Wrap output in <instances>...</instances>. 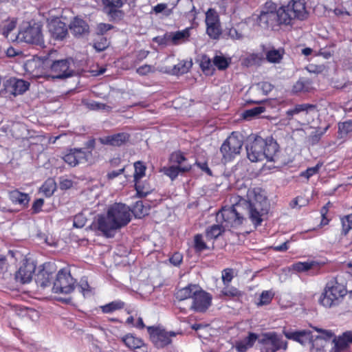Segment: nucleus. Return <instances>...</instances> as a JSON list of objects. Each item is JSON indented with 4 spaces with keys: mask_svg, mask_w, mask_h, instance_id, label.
Segmentation results:
<instances>
[{
    "mask_svg": "<svg viewBox=\"0 0 352 352\" xmlns=\"http://www.w3.org/2000/svg\"><path fill=\"white\" fill-rule=\"evenodd\" d=\"M186 160L187 158L181 151L173 152L169 157V161L172 163L177 164V166H182V163Z\"/></svg>",
    "mask_w": 352,
    "mask_h": 352,
    "instance_id": "de8ad7c7",
    "label": "nucleus"
},
{
    "mask_svg": "<svg viewBox=\"0 0 352 352\" xmlns=\"http://www.w3.org/2000/svg\"><path fill=\"white\" fill-rule=\"evenodd\" d=\"M130 138V134L122 132L101 138H100V141L104 145L121 146L127 143L129 141Z\"/></svg>",
    "mask_w": 352,
    "mask_h": 352,
    "instance_id": "4be33fe9",
    "label": "nucleus"
},
{
    "mask_svg": "<svg viewBox=\"0 0 352 352\" xmlns=\"http://www.w3.org/2000/svg\"><path fill=\"white\" fill-rule=\"evenodd\" d=\"M44 204L43 199H36L32 206V212L34 214H37L42 210V207Z\"/></svg>",
    "mask_w": 352,
    "mask_h": 352,
    "instance_id": "69168bd1",
    "label": "nucleus"
},
{
    "mask_svg": "<svg viewBox=\"0 0 352 352\" xmlns=\"http://www.w3.org/2000/svg\"><path fill=\"white\" fill-rule=\"evenodd\" d=\"M213 65L219 70H224L227 69L230 65V59L226 58L223 56L216 55L213 58Z\"/></svg>",
    "mask_w": 352,
    "mask_h": 352,
    "instance_id": "a19ab883",
    "label": "nucleus"
},
{
    "mask_svg": "<svg viewBox=\"0 0 352 352\" xmlns=\"http://www.w3.org/2000/svg\"><path fill=\"white\" fill-rule=\"evenodd\" d=\"M265 141V160L280 164L279 145L277 142L272 137H267Z\"/></svg>",
    "mask_w": 352,
    "mask_h": 352,
    "instance_id": "6ab92c4d",
    "label": "nucleus"
},
{
    "mask_svg": "<svg viewBox=\"0 0 352 352\" xmlns=\"http://www.w3.org/2000/svg\"><path fill=\"white\" fill-rule=\"evenodd\" d=\"M226 228L223 224L212 225L206 230V237L207 240H214L217 239L223 232Z\"/></svg>",
    "mask_w": 352,
    "mask_h": 352,
    "instance_id": "c756f323",
    "label": "nucleus"
},
{
    "mask_svg": "<svg viewBox=\"0 0 352 352\" xmlns=\"http://www.w3.org/2000/svg\"><path fill=\"white\" fill-rule=\"evenodd\" d=\"M191 168L190 164H184L183 166H164L161 169V171L173 181L178 177L179 173L189 172Z\"/></svg>",
    "mask_w": 352,
    "mask_h": 352,
    "instance_id": "a878e982",
    "label": "nucleus"
},
{
    "mask_svg": "<svg viewBox=\"0 0 352 352\" xmlns=\"http://www.w3.org/2000/svg\"><path fill=\"white\" fill-rule=\"evenodd\" d=\"M174 69L178 74H184L188 72V68L186 66L185 63H179L175 66Z\"/></svg>",
    "mask_w": 352,
    "mask_h": 352,
    "instance_id": "774afa93",
    "label": "nucleus"
},
{
    "mask_svg": "<svg viewBox=\"0 0 352 352\" xmlns=\"http://www.w3.org/2000/svg\"><path fill=\"white\" fill-rule=\"evenodd\" d=\"M109 41L104 36H97L94 40L93 47L97 52H102L109 46Z\"/></svg>",
    "mask_w": 352,
    "mask_h": 352,
    "instance_id": "c9c22d12",
    "label": "nucleus"
},
{
    "mask_svg": "<svg viewBox=\"0 0 352 352\" xmlns=\"http://www.w3.org/2000/svg\"><path fill=\"white\" fill-rule=\"evenodd\" d=\"M122 342L124 344L131 350L140 349L144 344L143 341L133 336L132 334H127L122 338Z\"/></svg>",
    "mask_w": 352,
    "mask_h": 352,
    "instance_id": "7c9ffc66",
    "label": "nucleus"
},
{
    "mask_svg": "<svg viewBox=\"0 0 352 352\" xmlns=\"http://www.w3.org/2000/svg\"><path fill=\"white\" fill-rule=\"evenodd\" d=\"M69 29L72 34L79 36L88 32L89 25L84 20L75 18L69 25Z\"/></svg>",
    "mask_w": 352,
    "mask_h": 352,
    "instance_id": "bb28decb",
    "label": "nucleus"
},
{
    "mask_svg": "<svg viewBox=\"0 0 352 352\" xmlns=\"http://www.w3.org/2000/svg\"><path fill=\"white\" fill-rule=\"evenodd\" d=\"M221 294L223 296H228V297H241L242 296V293L237 288L230 286L229 285H225V287L221 290Z\"/></svg>",
    "mask_w": 352,
    "mask_h": 352,
    "instance_id": "a18cd8bd",
    "label": "nucleus"
},
{
    "mask_svg": "<svg viewBox=\"0 0 352 352\" xmlns=\"http://www.w3.org/2000/svg\"><path fill=\"white\" fill-rule=\"evenodd\" d=\"M34 266L28 263H23L16 272L15 278L23 284L28 283L32 278Z\"/></svg>",
    "mask_w": 352,
    "mask_h": 352,
    "instance_id": "393cba45",
    "label": "nucleus"
},
{
    "mask_svg": "<svg viewBox=\"0 0 352 352\" xmlns=\"http://www.w3.org/2000/svg\"><path fill=\"white\" fill-rule=\"evenodd\" d=\"M135 173H134V182L140 181L145 175L146 167L144 162L138 161L134 163Z\"/></svg>",
    "mask_w": 352,
    "mask_h": 352,
    "instance_id": "58836bf2",
    "label": "nucleus"
},
{
    "mask_svg": "<svg viewBox=\"0 0 352 352\" xmlns=\"http://www.w3.org/2000/svg\"><path fill=\"white\" fill-rule=\"evenodd\" d=\"M212 62L207 56H204L201 58L200 66L204 72L210 71L212 67Z\"/></svg>",
    "mask_w": 352,
    "mask_h": 352,
    "instance_id": "e2e57ef3",
    "label": "nucleus"
},
{
    "mask_svg": "<svg viewBox=\"0 0 352 352\" xmlns=\"http://www.w3.org/2000/svg\"><path fill=\"white\" fill-rule=\"evenodd\" d=\"M16 26V19H12L11 20H6L3 21L2 26V34L3 36L8 39L10 33L15 29Z\"/></svg>",
    "mask_w": 352,
    "mask_h": 352,
    "instance_id": "4c0bfd02",
    "label": "nucleus"
},
{
    "mask_svg": "<svg viewBox=\"0 0 352 352\" xmlns=\"http://www.w3.org/2000/svg\"><path fill=\"white\" fill-rule=\"evenodd\" d=\"M131 212L136 217L141 218L147 214V208L144 206L142 201H138L133 205Z\"/></svg>",
    "mask_w": 352,
    "mask_h": 352,
    "instance_id": "37998d69",
    "label": "nucleus"
},
{
    "mask_svg": "<svg viewBox=\"0 0 352 352\" xmlns=\"http://www.w3.org/2000/svg\"><path fill=\"white\" fill-rule=\"evenodd\" d=\"M113 26L109 23H100L97 25L96 34L97 36H104L109 30L113 29Z\"/></svg>",
    "mask_w": 352,
    "mask_h": 352,
    "instance_id": "5fc2aeb1",
    "label": "nucleus"
},
{
    "mask_svg": "<svg viewBox=\"0 0 352 352\" xmlns=\"http://www.w3.org/2000/svg\"><path fill=\"white\" fill-rule=\"evenodd\" d=\"M314 265V262H297L292 265V268L298 272H307Z\"/></svg>",
    "mask_w": 352,
    "mask_h": 352,
    "instance_id": "8fccbe9b",
    "label": "nucleus"
},
{
    "mask_svg": "<svg viewBox=\"0 0 352 352\" xmlns=\"http://www.w3.org/2000/svg\"><path fill=\"white\" fill-rule=\"evenodd\" d=\"M243 207L241 202L232 206L223 207L217 214V221L223 224L226 228H238L245 220L242 212Z\"/></svg>",
    "mask_w": 352,
    "mask_h": 352,
    "instance_id": "423d86ee",
    "label": "nucleus"
},
{
    "mask_svg": "<svg viewBox=\"0 0 352 352\" xmlns=\"http://www.w3.org/2000/svg\"><path fill=\"white\" fill-rule=\"evenodd\" d=\"M258 338V336L256 333L253 332H249L248 336L246 338H245L242 341L245 342L247 346L250 349L254 346Z\"/></svg>",
    "mask_w": 352,
    "mask_h": 352,
    "instance_id": "bf43d9fd",
    "label": "nucleus"
},
{
    "mask_svg": "<svg viewBox=\"0 0 352 352\" xmlns=\"http://www.w3.org/2000/svg\"><path fill=\"white\" fill-rule=\"evenodd\" d=\"M76 285V280L72 276L69 267L60 269L56 275L54 282L53 292L56 294L72 293Z\"/></svg>",
    "mask_w": 352,
    "mask_h": 352,
    "instance_id": "6e6552de",
    "label": "nucleus"
},
{
    "mask_svg": "<svg viewBox=\"0 0 352 352\" xmlns=\"http://www.w3.org/2000/svg\"><path fill=\"white\" fill-rule=\"evenodd\" d=\"M108 217L113 221L117 228L126 226L131 221V210L125 204L115 203L107 210Z\"/></svg>",
    "mask_w": 352,
    "mask_h": 352,
    "instance_id": "1a4fd4ad",
    "label": "nucleus"
},
{
    "mask_svg": "<svg viewBox=\"0 0 352 352\" xmlns=\"http://www.w3.org/2000/svg\"><path fill=\"white\" fill-rule=\"evenodd\" d=\"M192 248L197 254H200L204 251L210 250V247L204 241L201 234H197L194 236Z\"/></svg>",
    "mask_w": 352,
    "mask_h": 352,
    "instance_id": "c85d7f7f",
    "label": "nucleus"
},
{
    "mask_svg": "<svg viewBox=\"0 0 352 352\" xmlns=\"http://www.w3.org/2000/svg\"><path fill=\"white\" fill-rule=\"evenodd\" d=\"M212 296L206 291L200 289L193 292L192 302L190 309L195 312L204 313L212 304Z\"/></svg>",
    "mask_w": 352,
    "mask_h": 352,
    "instance_id": "4468645a",
    "label": "nucleus"
},
{
    "mask_svg": "<svg viewBox=\"0 0 352 352\" xmlns=\"http://www.w3.org/2000/svg\"><path fill=\"white\" fill-rule=\"evenodd\" d=\"M352 132V120L338 123V135L343 138Z\"/></svg>",
    "mask_w": 352,
    "mask_h": 352,
    "instance_id": "ea45409f",
    "label": "nucleus"
},
{
    "mask_svg": "<svg viewBox=\"0 0 352 352\" xmlns=\"http://www.w3.org/2000/svg\"><path fill=\"white\" fill-rule=\"evenodd\" d=\"M58 52L50 51L45 57L46 64L50 65V69L53 79H64L73 75V70L70 69V65L72 62V58L65 59H57Z\"/></svg>",
    "mask_w": 352,
    "mask_h": 352,
    "instance_id": "39448f33",
    "label": "nucleus"
},
{
    "mask_svg": "<svg viewBox=\"0 0 352 352\" xmlns=\"http://www.w3.org/2000/svg\"><path fill=\"white\" fill-rule=\"evenodd\" d=\"M306 334L307 332L305 331L284 332V335L287 339L292 340L300 344L304 342L302 338L305 337Z\"/></svg>",
    "mask_w": 352,
    "mask_h": 352,
    "instance_id": "79ce46f5",
    "label": "nucleus"
},
{
    "mask_svg": "<svg viewBox=\"0 0 352 352\" xmlns=\"http://www.w3.org/2000/svg\"><path fill=\"white\" fill-rule=\"evenodd\" d=\"M96 148V140L91 138L85 143L84 148H73L67 150L63 156V161L71 167L79 164L88 162L93 157V151Z\"/></svg>",
    "mask_w": 352,
    "mask_h": 352,
    "instance_id": "20e7f679",
    "label": "nucleus"
},
{
    "mask_svg": "<svg viewBox=\"0 0 352 352\" xmlns=\"http://www.w3.org/2000/svg\"><path fill=\"white\" fill-rule=\"evenodd\" d=\"M124 305L125 303L123 301L117 300L101 306L100 309L104 314H111L113 311L123 309Z\"/></svg>",
    "mask_w": 352,
    "mask_h": 352,
    "instance_id": "72a5a7b5",
    "label": "nucleus"
},
{
    "mask_svg": "<svg viewBox=\"0 0 352 352\" xmlns=\"http://www.w3.org/2000/svg\"><path fill=\"white\" fill-rule=\"evenodd\" d=\"M102 3L108 15L113 19H120L124 12L119 10L123 6L122 0H102Z\"/></svg>",
    "mask_w": 352,
    "mask_h": 352,
    "instance_id": "5701e85b",
    "label": "nucleus"
},
{
    "mask_svg": "<svg viewBox=\"0 0 352 352\" xmlns=\"http://www.w3.org/2000/svg\"><path fill=\"white\" fill-rule=\"evenodd\" d=\"M56 189V182L53 179L49 178L45 181L40 188L41 192L43 193L45 197H51Z\"/></svg>",
    "mask_w": 352,
    "mask_h": 352,
    "instance_id": "f704fd0d",
    "label": "nucleus"
},
{
    "mask_svg": "<svg viewBox=\"0 0 352 352\" xmlns=\"http://www.w3.org/2000/svg\"><path fill=\"white\" fill-rule=\"evenodd\" d=\"M16 38L27 43L35 45L43 43L41 28L38 26L29 25L26 28L20 30Z\"/></svg>",
    "mask_w": 352,
    "mask_h": 352,
    "instance_id": "2eb2a0df",
    "label": "nucleus"
},
{
    "mask_svg": "<svg viewBox=\"0 0 352 352\" xmlns=\"http://www.w3.org/2000/svg\"><path fill=\"white\" fill-rule=\"evenodd\" d=\"M282 58L283 53L278 50H271L266 54V59L270 63H279Z\"/></svg>",
    "mask_w": 352,
    "mask_h": 352,
    "instance_id": "49530a36",
    "label": "nucleus"
},
{
    "mask_svg": "<svg viewBox=\"0 0 352 352\" xmlns=\"http://www.w3.org/2000/svg\"><path fill=\"white\" fill-rule=\"evenodd\" d=\"M249 219L255 228L261 226L263 217L268 214L270 204L264 190L259 187L249 188L246 194Z\"/></svg>",
    "mask_w": 352,
    "mask_h": 352,
    "instance_id": "f03ea898",
    "label": "nucleus"
},
{
    "mask_svg": "<svg viewBox=\"0 0 352 352\" xmlns=\"http://www.w3.org/2000/svg\"><path fill=\"white\" fill-rule=\"evenodd\" d=\"M48 29L52 38L55 41H63L68 35V29L65 23L59 18H55L50 21Z\"/></svg>",
    "mask_w": 352,
    "mask_h": 352,
    "instance_id": "f3484780",
    "label": "nucleus"
},
{
    "mask_svg": "<svg viewBox=\"0 0 352 352\" xmlns=\"http://www.w3.org/2000/svg\"><path fill=\"white\" fill-rule=\"evenodd\" d=\"M348 343H352V331H346L338 340L340 346H346Z\"/></svg>",
    "mask_w": 352,
    "mask_h": 352,
    "instance_id": "052dcab7",
    "label": "nucleus"
},
{
    "mask_svg": "<svg viewBox=\"0 0 352 352\" xmlns=\"http://www.w3.org/2000/svg\"><path fill=\"white\" fill-rule=\"evenodd\" d=\"M332 206V204L330 201H328L320 210V214L322 216V219L320 221L321 226L328 225L330 219L327 217V214L329 212V208Z\"/></svg>",
    "mask_w": 352,
    "mask_h": 352,
    "instance_id": "603ef678",
    "label": "nucleus"
},
{
    "mask_svg": "<svg viewBox=\"0 0 352 352\" xmlns=\"http://www.w3.org/2000/svg\"><path fill=\"white\" fill-rule=\"evenodd\" d=\"M342 222V234L347 235L351 230H352V213L345 215L341 219Z\"/></svg>",
    "mask_w": 352,
    "mask_h": 352,
    "instance_id": "c03bdc74",
    "label": "nucleus"
},
{
    "mask_svg": "<svg viewBox=\"0 0 352 352\" xmlns=\"http://www.w3.org/2000/svg\"><path fill=\"white\" fill-rule=\"evenodd\" d=\"M54 271V264L50 263H44L43 268L36 274V281L37 285L43 288L49 286L53 278Z\"/></svg>",
    "mask_w": 352,
    "mask_h": 352,
    "instance_id": "aec40b11",
    "label": "nucleus"
},
{
    "mask_svg": "<svg viewBox=\"0 0 352 352\" xmlns=\"http://www.w3.org/2000/svg\"><path fill=\"white\" fill-rule=\"evenodd\" d=\"M97 226L98 230L101 231L107 237L113 236V231L118 229L117 226L113 224V221L108 217V213H107V216L100 215L98 217Z\"/></svg>",
    "mask_w": 352,
    "mask_h": 352,
    "instance_id": "b1692460",
    "label": "nucleus"
},
{
    "mask_svg": "<svg viewBox=\"0 0 352 352\" xmlns=\"http://www.w3.org/2000/svg\"><path fill=\"white\" fill-rule=\"evenodd\" d=\"M196 288L195 285L189 284L188 285L179 289L175 294L176 299L182 301L190 297L192 298L194 289Z\"/></svg>",
    "mask_w": 352,
    "mask_h": 352,
    "instance_id": "2f4dec72",
    "label": "nucleus"
},
{
    "mask_svg": "<svg viewBox=\"0 0 352 352\" xmlns=\"http://www.w3.org/2000/svg\"><path fill=\"white\" fill-rule=\"evenodd\" d=\"M305 0H289L287 5L278 6L272 0H267L262 6L257 18L258 25L263 29L277 31L284 26H292L295 20L307 19Z\"/></svg>",
    "mask_w": 352,
    "mask_h": 352,
    "instance_id": "f257e3e1",
    "label": "nucleus"
},
{
    "mask_svg": "<svg viewBox=\"0 0 352 352\" xmlns=\"http://www.w3.org/2000/svg\"><path fill=\"white\" fill-rule=\"evenodd\" d=\"M316 109L317 106L316 104L309 103L296 104L285 111V119L288 122H290L296 120V116L300 114L306 116L310 112L315 111Z\"/></svg>",
    "mask_w": 352,
    "mask_h": 352,
    "instance_id": "a211bd4d",
    "label": "nucleus"
},
{
    "mask_svg": "<svg viewBox=\"0 0 352 352\" xmlns=\"http://www.w3.org/2000/svg\"><path fill=\"white\" fill-rule=\"evenodd\" d=\"M233 270L231 268H226L222 271V281L225 285H229L233 279Z\"/></svg>",
    "mask_w": 352,
    "mask_h": 352,
    "instance_id": "4d7b16f0",
    "label": "nucleus"
},
{
    "mask_svg": "<svg viewBox=\"0 0 352 352\" xmlns=\"http://www.w3.org/2000/svg\"><path fill=\"white\" fill-rule=\"evenodd\" d=\"M258 342L263 345L265 352H276L280 349L287 348V342H284L276 332L263 334Z\"/></svg>",
    "mask_w": 352,
    "mask_h": 352,
    "instance_id": "f8f14e48",
    "label": "nucleus"
},
{
    "mask_svg": "<svg viewBox=\"0 0 352 352\" xmlns=\"http://www.w3.org/2000/svg\"><path fill=\"white\" fill-rule=\"evenodd\" d=\"M263 60L262 54L252 53L243 59V65L248 67L258 66L261 65Z\"/></svg>",
    "mask_w": 352,
    "mask_h": 352,
    "instance_id": "473e14b6",
    "label": "nucleus"
},
{
    "mask_svg": "<svg viewBox=\"0 0 352 352\" xmlns=\"http://www.w3.org/2000/svg\"><path fill=\"white\" fill-rule=\"evenodd\" d=\"M87 219L82 214H78L74 217L73 226L77 228H81L86 224Z\"/></svg>",
    "mask_w": 352,
    "mask_h": 352,
    "instance_id": "13d9d810",
    "label": "nucleus"
},
{
    "mask_svg": "<svg viewBox=\"0 0 352 352\" xmlns=\"http://www.w3.org/2000/svg\"><path fill=\"white\" fill-rule=\"evenodd\" d=\"M147 329L152 342L157 348H164L170 344L172 338L177 335L174 331H167L160 327H148Z\"/></svg>",
    "mask_w": 352,
    "mask_h": 352,
    "instance_id": "9b49d317",
    "label": "nucleus"
},
{
    "mask_svg": "<svg viewBox=\"0 0 352 352\" xmlns=\"http://www.w3.org/2000/svg\"><path fill=\"white\" fill-rule=\"evenodd\" d=\"M205 23L208 36L213 40L219 39L222 34V28L219 16L214 9L209 8L206 12Z\"/></svg>",
    "mask_w": 352,
    "mask_h": 352,
    "instance_id": "9d476101",
    "label": "nucleus"
},
{
    "mask_svg": "<svg viewBox=\"0 0 352 352\" xmlns=\"http://www.w3.org/2000/svg\"><path fill=\"white\" fill-rule=\"evenodd\" d=\"M305 91H307L305 83L301 80L296 81V83L293 85L292 92L294 94H298Z\"/></svg>",
    "mask_w": 352,
    "mask_h": 352,
    "instance_id": "0e129e2a",
    "label": "nucleus"
},
{
    "mask_svg": "<svg viewBox=\"0 0 352 352\" xmlns=\"http://www.w3.org/2000/svg\"><path fill=\"white\" fill-rule=\"evenodd\" d=\"M8 197L13 204H19L23 206H27L30 201L29 195L21 192L17 189L10 191Z\"/></svg>",
    "mask_w": 352,
    "mask_h": 352,
    "instance_id": "cd10ccee",
    "label": "nucleus"
},
{
    "mask_svg": "<svg viewBox=\"0 0 352 352\" xmlns=\"http://www.w3.org/2000/svg\"><path fill=\"white\" fill-rule=\"evenodd\" d=\"M190 28H187L181 31L166 33L159 41L157 40V38L155 40L160 45L166 44L168 41H170L173 45H177L188 40L190 36Z\"/></svg>",
    "mask_w": 352,
    "mask_h": 352,
    "instance_id": "dca6fc26",
    "label": "nucleus"
},
{
    "mask_svg": "<svg viewBox=\"0 0 352 352\" xmlns=\"http://www.w3.org/2000/svg\"><path fill=\"white\" fill-rule=\"evenodd\" d=\"M135 188L136 190L137 196L139 197H144L151 192L148 188L142 186L140 184V181L135 182Z\"/></svg>",
    "mask_w": 352,
    "mask_h": 352,
    "instance_id": "6e6d98bb",
    "label": "nucleus"
},
{
    "mask_svg": "<svg viewBox=\"0 0 352 352\" xmlns=\"http://www.w3.org/2000/svg\"><path fill=\"white\" fill-rule=\"evenodd\" d=\"M329 126H327L324 129H318L315 131H313L309 136V141L311 144H316L318 143L321 137L327 132Z\"/></svg>",
    "mask_w": 352,
    "mask_h": 352,
    "instance_id": "09e8293b",
    "label": "nucleus"
},
{
    "mask_svg": "<svg viewBox=\"0 0 352 352\" xmlns=\"http://www.w3.org/2000/svg\"><path fill=\"white\" fill-rule=\"evenodd\" d=\"M265 139L256 135L247 146V155L248 159L253 162H261L265 160Z\"/></svg>",
    "mask_w": 352,
    "mask_h": 352,
    "instance_id": "ddd939ff",
    "label": "nucleus"
},
{
    "mask_svg": "<svg viewBox=\"0 0 352 352\" xmlns=\"http://www.w3.org/2000/svg\"><path fill=\"white\" fill-rule=\"evenodd\" d=\"M346 287L336 279L328 281L319 298V303L325 307L338 305L346 295Z\"/></svg>",
    "mask_w": 352,
    "mask_h": 352,
    "instance_id": "7ed1b4c3",
    "label": "nucleus"
},
{
    "mask_svg": "<svg viewBox=\"0 0 352 352\" xmlns=\"http://www.w3.org/2000/svg\"><path fill=\"white\" fill-rule=\"evenodd\" d=\"M320 167L321 164H317L315 166L307 168L305 171L301 172L300 175L309 179L319 172Z\"/></svg>",
    "mask_w": 352,
    "mask_h": 352,
    "instance_id": "3c124183",
    "label": "nucleus"
},
{
    "mask_svg": "<svg viewBox=\"0 0 352 352\" xmlns=\"http://www.w3.org/2000/svg\"><path fill=\"white\" fill-rule=\"evenodd\" d=\"M274 293L270 290L263 291L261 294L258 302H256V305L263 306L267 305L271 303L272 299L274 298Z\"/></svg>",
    "mask_w": 352,
    "mask_h": 352,
    "instance_id": "e433bc0d",
    "label": "nucleus"
},
{
    "mask_svg": "<svg viewBox=\"0 0 352 352\" xmlns=\"http://www.w3.org/2000/svg\"><path fill=\"white\" fill-rule=\"evenodd\" d=\"M265 111L263 107H256L250 109L245 110L243 113L244 118L247 119L260 115Z\"/></svg>",
    "mask_w": 352,
    "mask_h": 352,
    "instance_id": "864d4df0",
    "label": "nucleus"
},
{
    "mask_svg": "<svg viewBox=\"0 0 352 352\" xmlns=\"http://www.w3.org/2000/svg\"><path fill=\"white\" fill-rule=\"evenodd\" d=\"M183 255L179 252H176L169 258V261L175 266H179L182 263Z\"/></svg>",
    "mask_w": 352,
    "mask_h": 352,
    "instance_id": "680f3d73",
    "label": "nucleus"
},
{
    "mask_svg": "<svg viewBox=\"0 0 352 352\" xmlns=\"http://www.w3.org/2000/svg\"><path fill=\"white\" fill-rule=\"evenodd\" d=\"M30 82L16 78H11L6 82L7 90L13 96L21 95L29 89Z\"/></svg>",
    "mask_w": 352,
    "mask_h": 352,
    "instance_id": "412c9836",
    "label": "nucleus"
},
{
    "mask_svg": "<svg viewBox=\"0 0 352 352\" xmlns=\"http://www.w3.org/2000/svg\"><path fill=\"white\" fill-rule=\"evenodd\" d=\"M316 331L320 333V337L325 340H330L334 336L333 333L330 330H324L322 329L316 328Z\"/></svg>",
    "mask_w": 352,
    "mask_h": 352,
    "instance_id": "338daca9",
    "label": "nucleus"
},
{
    "mask_svg": "<svg viewBox=\"0 0 352 352\" xmlns=\"http://www.w3.org/2000/svg\"><path fill=\"white\" fill-rule=\"evenodd\" d=\"M243 145V136L238 131H232L220 147L222 161L228 163L239 155Z\"/></svg>",
    "mask_w": 352,
    "mask_h": 352,
    "instance_id": "0eeeda50",
    "label": "nucleus"
}]
</instances>
